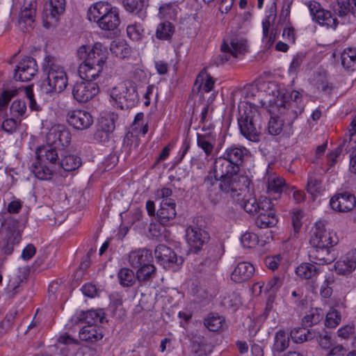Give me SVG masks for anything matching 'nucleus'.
I'll list each match as a JSON object with an SVG mask.
<instances>
[{
  "instance_id": "obj_32",
  "label": "nucleus",
  "mask_w": 356,
  "mask_h": 356,
  "mask_svg": "<svg viewBox=\"0 0 356 356\" xmlns=\"http://www.w3.org/2000/svg\"><path fill=\"white\" fill-rule=\"evenodd\" d=\"M137 268L136 278L139 282H151L156 276V268L152 262H149Z\"/></svg>"
},
{
  "instance_id": "obj_58",
  "label": "nucleus",
  "mask_w": 356,
  "mask_h": 356,
  "mask_svg": "<svg viewBox=\"0 0 356 356\" xmlns=\"http://www.w3.org/2000/svg\"><path fill=\"white\" fill-rule=\"evenodd\" d=\"M241 205L247 213L254 215L257 211L259 202L254 197L249 195L243 198L241 202Z\"/></svg>"
},
{
  "instance_id": "obj_45",
  "label": "nucleus",
  "mask_w": 356,
  "mask_h": 356,
  "mask_svg": "<svg viewBox=\"0 0 356 356\" xmlns=\"http://www.w3.org/2000/svg\"><path fill=\"white\" fill-rule=\"evenodd\" d=\"M118 118V114L115 113H108L102 116L99 122V128L112 134L115 127V122Z\"/></svg>"
},
{
  "instance_id": "obj_54",
  "label": "nucleus",
  "mask_w": 356,
  "mask_h": 356,
  "mask_svg": "<svg viewBox=\"0 0 356 356\" xmlns=\"http://www.w3.org/2000/svg\"><path fill=\"white\" fill-rule=\"evenodd\" d=\"M26 111V104L22 100L14 101L10 107V114L12 117L21 120Z\"/></svg>"
},
{
  "instance_id": "obj_19",
  "label": "nucleus",
  "mask_w": 356,
  "mask_h": 356,
  "mask_svg": "<svg viewBox=\"0 0 356 356\" xmlns=\"http://www.w3.org/2000/svg\"><path fill=\"white\" fill-rule=\"evenodd\" d=\"M310 261L318 266L331 264L335 260L336 256L332 248H312L309 252Z\"/></svg>"
},
{
  "instance_id": "obj_35",
  "label": "nucleus",
  "mask_w": 356,
  "mask_h": 356,
  "mask_svg": "<svg viewBox=\"0 0 356 356\" xmlns=\"http://www.w3.org/2000/svg\"><path fill=\"white\" fill-rule=\"evenodd\" d=\"M333 10L339 17H344L348 13L356 17V0H337Z\"/></svg>"
},
{
  "instance_id": "obj_50",
  "label": "nucleus",
  "mask_w": 356,
  "mask_h": 356,
  "mask_svg": "<svg viewBox=\"0 0 356 356\" xmlns=\"http://www.w3.org/2000/svg\"><path fill=\"white\" fill-rule=\"evenodd\" d=\"M118 277L120 284L124 287L132 286L136 279L133 270L127 268H123L119 271Z\"/></svg>"
},
{
  "instance_id": "obj_10",
  "label": "nucleus",
  "mask_w": 356,
  "mask_h": 356,
  "mask_svg": "<svg viewBox=\"0 0 356 356\" xmlns=\"http://www.w3.org/2000/svg\"><path fill=\"white\" fill-rule=\"evenodd\" d=\"M309 243L312 248H333L338 243V239L335 233L327 231L323 224L319 222L316 224V228Z\"/></svg>"
},
{
  "instance_id": "obj_41",
  "label": "nucleus",
  "mask_w": 356,
  "mask_h": 356,
  "mask_svg": "<svg viewBox=\"0 0 356 356\" xmlns=\"http://www.w3.org/2000/svg\"><path fill=\"white\" fill-rule=\"evenodd\" d=\"M290 336L292 341L296 343H301L315 338L316 332L305 327H295L291 330Z\"/></svg>"
},
{
  "instance_id": "obj_47",
  "label": "nucleus",
  "mask_w": 356,
  "mask_h": 356,
  "mask_svg": "<svg viewBox=\"0 0 356 356\" xmlns=\"http://www.w3.org/2000/svg\"><path fill=\"white\" fill-rule=\"evenodd\" d=\"M278 220L275 211L266 213V215L257 216L255 219V224L259 228H268L275 226Z\"/></svg>"
},
{
  "instance_id": "obj_60",
  "label": "nucleus",
  "mask_w": 356,
  "mask_h": 356,
  "mask_svg": "<svg viewBox=\"0 0 356 356\" xmlns=\"http://www.w3.org/2000/svg\"><path fill=\"white\" fill-rule=\"evenodd\" d=\"M341 320L340 313L334 308H331L326 315L325 325L327 327H335Z\"/></svg>"
},
{
  "instance_id": "obj_11",
  "label": "nucleus",
  "mask_w": 356,
  "mask_h": 356,
  "mask_svg": "<svg viewBox=\"0 0 356 356\" xmlns=\"http://www.w3.org/2000/svg\"><path fill=\"white\" fill-rule=\"evenodd\" d=\"M268 102L271 105L270 111L275 113L277 110V113L282 117V120L286 121L289 125H291L298 115L301 114L304 111L298 106H289L288 104L284 103V100L279 99V97L275 99L273 102H272L271 99Z\"/></svg>"
},
{
  "instance_id": "obj_46",
  "label": "nucleus",
  "mask_w": 356,
  "mask_h": 356,
  "mask_svg": "<svg viewBox=\"0 0 356 356\" xmlns=\"http://www.w3.org/2000/svg\"><path fill=\"white\" fill-rule=\"evenodd\" d=\"M8 230L10 232V234L8 237L7 241H6V244L3 245L2 248V251L3 253L8 255L13 252L15 244L19 243L21 240V235L19 232L16 231L15 229H13L11 227Z\"/></svg>"
},
{
  "instance_id": "obj_12",
  "label": "nucleus",
  "mask_w": 356,
  "mask_h": 356,
  "mask_svg": "<svg viewBox=\"0 0 356 356\" xmlns=\"http://www.w3.org/2000/svg\"><path fill=\"white\" fill-rule=\"evenodd\" d=\"M99 91V86L93 81L86 80L76 83L72 88L74 98L80 103L87 102L96 96Z\"/></svg>"
},
{
  "instance_id": "obj_38",
  "label": "nucleus",
  "mask_w": 356,
  "mask_h": 356,
  "mask_svg": "<svg viewBox=\"0 0 356 356\" xmlns=\"http://www.w3.org/2000/svg\"><path fill=\"white\" fill-rule=\"evenodd\" d=\"M103 69V67L81 63L79 67V73L83 79L94 82L99 77Z\"/></svg>"
},
{
  "instance_id": "obj_31",
  "label": "nucleus",
  "mask_w": 356,
  "mask_h": 356,
  "mask_svg": "<svg viewBox=\"0 0 356 356\" xmlns=\"http://www.w3.org/2000/svg\"><path fill=\"white\" fill-rule=\"evenodd\" d=\"M192 349L197 356H203L212 351V346L204 336L195 334L192 339Z\"/></svg>"
},
{
  "instance_id": "obj_62",
  "label": "nucleus",
  "mask_w": 356,
  "mask_h": 356,
  "mask_svg": "<svg viewBox=\"0 0 356 356\" xmlns=\"http://www.w3.org/2000/svg\"><path fill=\"white\" fill-rule=\"evenodd\" d=\"M241 242L243 247L252 248L259 243V240L257 235L254 233L245 232L241 237Z\"/></svg>"
},
{
  "instance_id": "obj_7",
  "label": "nucleus",
  "mask_w": 356,
  "mask_h": 356,
  "mask_svg": "<svg viewBox=\"0 0 356 356\" xmlns=\"http://www.w3.org/2000/svg\"><path fill=\"white\" fill-rule=\"evenodd\" d=\"M220 50L221 54L216 60L217 65L232 62V58H237L239 56L244 55L247 51V41L245 39L234 38L228 43L224 40Z\"/></svg>"
},
{
  "instance_id": "obj_29",
  "label": "nucleus",
  "mask_w": 356,
  "mask_h": 356,
  "mask_svg": "<svg viewBox=\"0 0 356 356\" xmlns=\"http://www.w3.org/2000/svg\"><path fill=\"white\" fill-rule=\"evenodd\" d=\"M65 10V0H50L49 8L44 10V15L47 20V24L57 22L59 17L62 15Z\"/></svg>"
},
{
  "instance_id": "obj_21",
  "label": "nucleus",
  "mask_w": 356,
  "mask_h": 356,
  "mask_svg": "<svg viewBox=\"0 0 356 356\" xmlns=\"http://www.w3.org/2000/svg\"><path fill=\"white\" fill-rule=\"evenodd\" d=\"M176 203L172 199L162 200L160 208L156 212V216L160 223L165 225L170 220H173L176 215Z\"/></svg>"
},
{
  "instance_id": "obj_34",
  "label": "nucleus",
  "mask_w": 356,
  "mask_h": 356,
  "mask_svg": "<svg viewBox=\"0 0 356 356\" xmlns=\"http://www.w3.org/2000/svg\"><path fill=\"white\" fill-rule=\"evenodd\" d=\"M35 10L31 7H24L19 16V26L23 31L33 29L35 22Z\"/></svg>"
},
{
  "instance_id": "obj_43",
  "label": "nucleus",
  "mask_w": 356,
  "mask_h": 356,
  "mask_svg": "<svg viewBox=\"0 0 356 356\" xmlns=\"http://www.w3.org/2000/svg\"><path fill=\"white\" fill-rule=\"evenodd\" d=\"M175 26L170 22H163L159 24L156 29V37L159 40H169L175 33Z\"/></svg>"
},
{
  "instance_id": "obj_57",
  "label": "nucleus",
  "mask_w": 356,
  "mask_h": 356,
  "mask_svg": "<svg viewBox=\"0 0 356 356\" xmlns=\"http://www.w3.org/2000/svg\"><path fill=\"white\" fill-rule=\"evenodd\" d=\"M282 285V281L278 277H274L266 284L259 285L260 292L264 293L272 292L275 293Z\"/></svg>"
},
{
  "instance_id": "obj_13",
  "label": "nucleus",
  "mask_w": 356,
  "mask_h": 356,
  "mask_svg": "<svg viewBox=\"0 0 356 356\" xmlns=\"http://www.w3.org/2000/svg\"><path fill=\"white\" fill-rule=\"evenodd\" d=\"M38 65L34 58L26 56L18 63L15 70L14 78L17 81H31L37 74Z\"/></svg>"
},
{
  "instance_id": "obj_14",
  "label": "nucleus",
  "mask_w": 356,
  "mask_h": 356,
  "mask_svg": "<svg viewBox=\"0 0 356 356\" xmlns=\"http://www.w3.org/2000/svg\"><path fill=\"white\" fill-rule=\"evenodd\" d=\"M67 121L78 130L87 129L93 124L92 115L81 109L70 111L67 114Z\"/></svg>"
},
{
  "instance_id": "obj_26",
  "label": "nucleus",
  "mask_w": 356,
  "mask_h": 356,
  "mask_svg": "<svg viewBox=\"0 0 356 356\" xmlns=\"http://www.w3.org/2000/svg\"><path fill=\"white\" fill-rule=\"evenodd\" d=\"M79 338L81 341L94 343L104 337L103 328L97 325H86L79 330Z\"/></svg>"
},
{
  "instance_id": "obj_64",
  "label": "nucleus",
  "mask_w": 356,
  "mask_h": 356,
  "mask_svg": "<svg viewBox=\"0 0 356 356\" xmlns=\"http://www.w3.org/2000/svg\"><path fill=\"white\" fill-rule=\"evenodd\" d=\"M60 126H56L52 127L47 135V141L48 145H51L53 147H59V134Z\"/></svg>"
},
{
  "instance_id": "obj_15",
  "label": "nucleus",
  "mask_w": 356,
  "mask_h": 356,
  "mask_svg": "<svg viewBox=\"0 0 356 356\" xmlns=\"http://www.w3.org/2000/svg\"><path fill=\"white\" fill-rule=\"evenodd\" d=\"M186 241L190 247V250L197 252L202 249L209 240L207 232L195 227H188L186 229Z\"/></svg>"
},
{
  "instance_id": "obj_20",
  "label": "nucleus",
  "mask_w": 356,
  "mask_h": 356,
  "mask_svg": "<svg viewBox=\"0 0 356 356\" xmlns=\"http://www.w3.org/2000/svg\"><path fill=\"white\" fill-rule=\"evenodd\" d=\"M129 264L134 268L152 262V252L147 248H138L131 251L127 257Z\"/></svg>"
},
{
  "instance_id": "obj_52",
  "label": "nucleus",
  "mask_w": 356,
  "mask_h": 356,
  "mask_svg": "<svg viewBox=\"0 0 356 356\" xmlns=\"http://www.w3.org/2000/svg\"><path fill=\"white\" fill-rule=\"evenodd\" d=\"M218 261L215 258H206L199 266L198 270L209 275H213L217 269Z\"/></svg>"
},
{
  "instance_id": "obj_1",
  "label": "nucleus",
  "mask_w": 356,
  "mask_h": 356,
  "mask_svg": "<svg viewBox=\"0 0 356 356\" xmlns=\"http://www.w3.org/2000/svg\"><path fill=\"white\" fill-rule=\"evenodd\" d=\"M266 104V102L261 100L259 105L249 102H243L238 105V124L240 132L251 142L257 143L260 140V115L257 107L264 106Z\"/></svg>"
},
{
  "instance_id": "obj_59",
  "label": "nucleus",
  "mask_w": 356,
  "mask_h": 356,
  "mask_svg": "<svg viewBox=\"0 0 356 356\" xmlns=\"http://www.w3.org/2000/svg\"><path fill=\"white\" fill-rule=\"evenodd\" d=\"M178 6L175 3H165L160 6L159 14L163 17L175 18L177 14Z\"/></svg>"
},
{
  "instance_id": "obj_33",
  "label": "nucleus",
  "mask_w": 356,
  "mask_h": 356,
  "mask_svg": "<svg viewBox=\"0 0 356 356\" xmlns=\"http://www.w3.org/2000/svg\"><path fill=\"white\" fill-rule=\"evenodd\" d=\"M276 19V6L273 3L270 7L268 14L263 22V35L266 38L269 32H273L275 35L278 33V24H275Z\"/></svg>"
},
{
  "instance_id": "obj_5",
  "label": "nucleus",
  "mask_w": 356,
  "mask_h": 356,
  "mask_svg": "<svg viewBox=\"0 0 356 356\" xmlns=\"http://www.w3.org/2000/svg\"><path fill=\"white\" fill-rule=\"evenodd\" d=\"M109 95L112 104L121 110L134 106L139 99L136 85L128 81L113 87L109 91Z\"/></svg>"
},
{
  "instance_id": "obj_28",
  "label": "nucleus",
  "mask_w": 356,
  "mask_h": 356,
  "mask_svg": "<svg viewBox=\"0 0 356 356\" xmlns=\"http://www.w3.org/2000/svg\"><path fill=\"white\" fill-rule=\"evenodd\" d=\"M36 160L50 165H55L58 160L56 148L51 145H47L38 147L35 152Z\"/></svg>"
},
{
  "instance_id": "obj_48",
  "label": "nucleus",
  "mask_w": 356,
  "mask_h": 356,
  "mask_svg": "<svg viewBox=\"0 0 356 356\" xmlns=\"http://www.w3.org/2000/svg\"><path fill=\"white\" fill-rule=\"evenodd\" d=\"M324 314L321 309H312L309 312L305 315L302 320L303 325L306 327L312 326L318 323L323 318Z\"/></svg>"
},
{
  "instance_id": "obj_56",
  "label": "nucleus",
  "mask_w": 356,
  "mask_h": 356,
  "mask_svg": "<svg viewBox=\"0 0 356 356\" xmlns=\"http://www.w3.org/2000/svg\"><path fill=\"white\" fill-rule=\"evenodd\" d=\"M284 120H280L279 116H271L268 122V132L270 134L277 136L282 130Z\"/></svg>"
},
{
  "instance_id": "obj_9",
  "label": "nucleus",
  "mask_w": 356,
  "mask_h": 356,
  "mask_svg": "<svg viewBox=\"0 0 356 356\" xmlns=\"http://www.w3.org/2000/svg\"><path fill=\"white\" fill-rule=\"evenodd\" d=\"M154 255L158 262L165 269L175 270L184 262L182 257H177L171 248L163 244H159L156 247Z\"/></svg>"
},
{
  "instance_id": "obj_23",
  "label": "nucleus",
  "mask_w": 356,
  "mask_h": 356,
  "mask_svg": "<svg viewBox=\"0 0 356 356\" xmlns=\"http://www.w3.org/2000/svg\"><path fill=\"white\" fill-rule=\"evenodd\" d=\"M254 273V268L250 263L240 262L233 270L231 280L236 283H243L249 280Z\"/></svg>"
},
{
  "instance_id": "obj_53",
  "label": "nucleus",
  "mask_w": 356,
  "mask_h": 356,
  "mask_svg": "<svg viewBox=\"0 0 356 356\" xmlns=\"http://www.w3.org/2000/svg\"><path fill=\"white\" fill-rule=\"evenodd\" d=\"M22 282L23 278L20 275L17 274L10 275L6 289L10 296H14L19 291Z\"/></svg>"
},
{
  "instance_id": "obj_16",
  "label": "nucleus",
  "mask_w": 356,
  "mask_h": 356,
  "mask_svg": "<svg viewBox=\"0 0 356 356\" xmlns=\"http://www.w3.org/2000/svg\"><path fill=\"white\" fill-rule=\"evenodd\" d=\"M332 209L339 212H348L351 211L356 205L354 195L345 192L335 194L330 201Z\"/></svg>"
},
{
  "instance_id": "obj_39",
  "label": "nucleus",
  "mask_w": 356,
  "mask_h": 356,
  "mask_svg": "<svg viewBox=\"0 0 356 356\" xmlns=\"http://www.w3.org/2000/svg\"><path fill=\"white\" fill-rule=\"evenodd\" d=\"M321 271V268L316 266L314 263H303L296 269L297 275L304 279H312L316 277Z\"/></svg>"
},
{
  "instance_id": "obj_55",
  "label": "nucleus",
  "mask_w": 356,
  "mask_h": 356,
  "mask_svg": "<svg viewBox=\"0 0 356 356\" xmlns=\"http://www.w3.org/2000/svg\"><path fill=\"white\" fill-rule=\"evenodd\" d=\"M334 282V277L333 275L325 276V280L322 284L320 289V294L324 298H328L332 294V285Z\"/></svg>"
},
{
  "instance_id": "obj_44",
  "label": "nucleus",
  "mask_w": 356,
  "mask_h": 356,
  "mask_svg": "<svg viewBox=\"0 0 356 356\" xmlns=\"http://www.w3.org/2000/svg\"><path fill=\"white\" fill-rule=\"evenodd\" d=\"M279 99L284 100V103L288 104L289 106H298L304 110L305 104L303 102V95L302 92L300 91L293 90L290 94L285 93L281 95L279 97Z\"/></svg>"
},
{
  "instance_id": "obj_25",
  "label": "nucleus",
  "mask_w": 356,
  "mask_h": 356,
  "mask_svg": "<svg viewBox=\"0 0 356 356\" xmlns=\"http://www.w3.org/2000/svg\"><path fill=\"white\" fill-rule=\"evenodd\" d=\"M356 268V250L350 252L334 264V269L340 275H348Z\"/></svg>"
},
{
  "instance_id": "obj_2",
  "label": "nucleus",
  "mask_w": 356,
  "mask_h": 356,
  "mask_svg": "<svg viewBox=\"0 0 356 356\" xmlns=\"http://www.w3.org/2000/svg\"><path fill=\"white\" fill-rule=\"evenodd\" d=\"M215 176L220 178L219 188L224 193L234 194L242 190L240 169L222 156L217 157L211 169ZM247 181V177H242Z\"/></svg>"
},
{
  "instance_id": "obj_49",
  "label": "nucleus",
  "mask_w": 356,
  "mask_h": 356,
  "mask_svg": "<svg viewBox=\"0 0 356 356\" xmlns=\"http://www.w3.org/2000/svg\"><path fill=\"white\" fill-rule=\"evenodd\" d=\"M60 165L65 171H73L81 166V160L77 156L70 154L61 159Z\"/></svg>"
},
{
  "instance_id": "obj_36",
  "label": "nucleus",
  "mask_w": 356,
  "mask_h": 356,
  "mask_svg": "<svg viewBox=\"0 0 356 356\" xmlns=\"http://www.w3.org/2000/svg\"><path fill=\"white\" fill-rule=\"evenodd\" d=\"M110 50L116 57L124 59L130 56L131 48L124 40H115L111 42Z\"/></svg>"
},
{
  "instance_id": "obj_27",
  "label": "nucleus",
  "mask_w": 356,
  "mask_h": 356,
  "mask_svg": "<svg viewBox=\"0 0 356 356\" xmlns=\"http://www.w3.org/2000/svg\"><path fill=\"white\" fill-rule=\"evenodd\" d=\"M264 179L268 193H281L286 188L285 180L275 172H270L269 170H267Z\"/></svg>"
},
{
  "instance_id": "obj_30",
  "label": "nucleus",
  "mask_w": 356,
  "mask_h": 356,
  "mask_svg": "<svg viewBox=\"0 0 356 356\" xmlns=\"http://www.w3.org/2000/svg\"><path fill=\"white\" fill-rule=\"evenodd\" d=\"M125 10L143 20L147 17V4L145 0H123Z\"/></svg>"
},
{
  "instance_id": "obj_17",
  "label": "nucleus",
  "mask_w": 356,
  "mask_h": 356,
  "mask_svg": "<svg viewBox=\"0 0 356 356\" xmlns=\"http://www.w3.org/2000/svg\"><path fill=\"white\" fill-rule=\"evenodd\" d=\"M104 315L105 313L102 309L81 311L73 315L71 321L75 325L82 322L86 325H97V323H102L104 322Z\"/></svg>"
},
{
  "instance_id": "obj_61",
  "label": "nucleus",
  "mask_w": 356,
  "mask_h": 356,
  "mask_svg": "<svg viewBox=\"0 0 356 356\" xmlns=\"http://www.w3.org/2000/svg\"><path fill=\"white\" fill-rule=\"evenodd\" d=\"M273 204L270 199L264 197L261 199L257 206V211L255 213L257 216L266 215V213L274 212Z\"/></svg>"
},
{
  "instance_id": "obj_22",
  "label": "nucleus",
  "mask_w": 356,
  "mask_h": 356,
  "mask_svg": "<svg viewBox=\"0 0 356 356\" xmlns=\"http://www.w3.org/2000/svg\"><path fill=\"white\" fill-rule=\"evenodd\" d=\"M22 209V203L20 201L14 200L10 202L7 207L8 212H2L0 213V222L1 226L7 229H10V227L16 229L18 222L14 220L10 213H17Z\"/></svg>"
},
{
  "instance_id": "obj_18",
  "label": "nucleus",
  "mask_w": 356,
  "mask_h": 356,
  "mask_svg": "<svg viewBox=\"0 0 356 356\" xmlns=\"http://www.w3.org/2000/svg\"><path fill=\"white\" fill-rule=\"evenodd\" d=\"M248 152L245 147L233 145L227 147L220 156L241 169Z\"/></svg>"
},
{
  "instance_id": "obj_3",
  "label": "nucleus",
  "mask_w": 356,
  "mask_h": 356,
  "mask_svg": "<svg viewBox=\"0 0 356 356\" xmlns=\"http://www.w3.org/2000/svg\"><path fill=\"white\" fill-rule=\"evenodd\" d=\"M88 17L104 31H114L120 24L118 8L106 1L94 3L88 10Z\"/></svg>"
},
{
  "instance_id": "obj_4",
  "label": "nucleus",
  "mask_w": 356,
  "mask_h": 356,
  "mask_svg": "<svg viewBox=\"0 0 356 356\" xmlns=\"http://www.w3.org/2000/svg\"><path fill=\"white\" fill-rule=\"evenodd\" d=\"M42 69L47 74V92L59 93L67 86V76L63 66L51 56H46L44 58Z\"/></svg>"
},
{
  "instance_id": "obj_40",
  "label": "nucleus",
  "mask_w": 356,
  "mask_h": 356,
  "mask_svg": "<svg viewBox=\"0 0 356 356\" xmlns=\"http://www.w3.org/2000/svg\"><path fill=\"white\" fill-rule=\"evenodd\" d=\"M289 346V334L284 330H280L275 334V342L273 346V353L274 356L284 351Z\"/></svg>"
},
{
  "instance_id": "obj_6",
  "label": "nucleus",
  "mask_w": 356,
  "mask_h": 356,
  "mask_svg": "<svg viewBox=\"0 0 356 356\" xmlns=\"http://www.w3.org/2000/svg\"><path fill=\"white\" fill-rule=\"evenodd\" d=\"M77 57L82 64L104 67L107 59L106 49L99 42L95 43L92 47L87 45L81 46L77 50Z\"/></svg>"
},
{
  "instance_id": "obj_37",
  "label": "nucleus",
  "mask_w": 356,
  "mask_h": 356,
  "mask_svg": "<svg viewBox=\"0 0 356 356\" xmlns=\"http://www.w3.org/2000/svg\"><path fill=\"white\" fill-rule=\"evenodd\" d=\"M54 165H50L47 163H41V161L36 160L33 163L31 169L35 176L41 180L51 179L53 174Z\"/></svg>"
},
{
  "instance_id": "obj_8",
  "label": "nucleus",
  "mask_w": 356,
  "mask_h": 356,
  "mask_svg": "<svg viewBox=\"0 0 356 356\" xmlns=\"http://www.w3.org/2000/svg\"><path fill=\"white\" fill-rule=\"evenodd\" d=\"M305 4L314 21L321 26L336 29L339 24L337 19L329 10L323 9L318 2L308 1Z\"/></svg>"
},
{
  "instance_id": "obj_51",
  "label": "nucleus",
  "mask_w": 356,
  "mask_h": 356,
  "mask_svg": "<svg viewBox=\"0 0 356 356\" xmlns=\"http://www.w3.org/2000/svg\"><path fill=\"white\" fill-rule=\"evenodd\" d=\"M225 322L222 316L209 315L204 320V326L211 332H217L221 329Z\"/></svg>"
},
{
  "instance_id": "obj_42",
  "label": "nucleus",
  "mask_w": 356,
  "mask_h": 356,
  "mask_svg": "<svg viewBox=\"0 0 356 356\" xmlns=\"http://www.w3.org/2000/svg\"><path fill=\"white\" fill-rule=\"evenodd\" d=\"M341 65L349 71L356 70V49L347 48L341 56Z\"/></svg>"
},
{
  "instance_id": "obj_24",
  "label": "nucleus",
  "mask_w": 356,
  "mask_h": 356,
  "mask_svg": "<svg viewBox=\"0 0 356 356\" xmlns=\"http://www.w3.org/2000/svg\"><path fill=\"white\" fill-rule=\"evenodd\" d=\"M220 184V178L215 176L213 170H211L208 175L204 178V186L208 191V195L209 199L214 204L218 202L221 198L220 191H222L218 185Z\"/></svg>"
},
{
  "instance_id": "obj_63",
  "label": "nucleus",
  "mask_w": 356,
  "mask_h": 356,
  "mask_svg": "<svg viewBox=\"0 0 356 356\" xmlns=\"http://www.w3.org/2000/svg\"><path fill=\"white\" fill-rule=\"evenodd\" d=\"M197 145L204 151L206 156H211L214 149L215 143L207 140L200 136V134H197Z\"/></svg>"
}]
</instances>
